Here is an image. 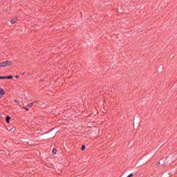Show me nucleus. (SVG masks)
Here are the masks:
<instances>
[{"instance_id": "obj_3", "label": "nucleus", "mask_w": 177, "mask_h": 177, "mask_svg": "<svg viewBox=\"0 0 177 177\" xmlns=\"http://www.w3.org/2000/svg\"><path fill=\"white\" fill-rule=\"evenodd\" d=\"M6 122H8L9 124L10 121V116H7L6 118Z\"/></svg>"}, {"instance_id": "obj_1", "label": "nucleus", "mask_w": 177, "mask_h": 177, "mask_svg": "<svg viewBox=\"0 0 177 177\" xmlns=\"http://www.w3.org/2000/svg\"><path fill=\"white\" fill-rule=\"evenodd\" d=\"M13 64L10 61H5L0 63V67H9V66H12Z\"/></svg>"}, {"instance_id": "obj_10", "label": "nucleus", "mask_w": 177, "mask_h": 177, "mask_svg": "<svg viewBox=\"0 0 177 177\" xmlns=\"http://www.w3.org/2000/svg\"><path fill=\"white\" fill-rule=\"evenodd\" d=\"M24 109H26V111H29V110H30V109H29L28 108H27V107H24Z\"/></svg>"}, {"instance_id": "obj_12", "label": "nucleus", "mask_w": 177, "mask_h": 177, "mask_svg": "<svg viewBox=\"0 0 177 177\" xmlns=\"http://www.w3.org/2000/svg\"><path fill=\"white\" fill-rule=\"evenodd\" d=\"M19 77H20V76H19V75H16V76H15L16 78H19Z\"/></svg>"}, {"instance_id": "obj_4", "label": "nucleus", "mask_w": 177, "mask_h": 177, "mask_svg": "<svg viewBox=\"0 0 177 177\" xmlns=\"http://www.w3.org/2000/svg\"><path fill=\"white\" fill-rule=\"evenodd\" d=\"M11 24H15L16 23V19H12L10 21Z\"/></svg>"}, {"instance_id": "obj_9", "label": "nucleus", "mask_w": 177, "mask_h": 177, "mask_svg": "<svg viewBox=\"0 0 177 177\" xmlns=\"http://www.w3.org/2000/svg\"><path fill=\"white\" fill-rule=\"evenodd\" d=\"M33 104H34V103H30L28 106V107H32Z\"/></svg>"}, {"instance_id": "obj_8", "label": "nucleus", "mask_w": 177, "mask_h": 177, "mask_svg": "<svg viewBox=\"0 0 177 177\" xmlns=\"http://www.w3.org/2000/svg\"><path fill=\"white\" fill-rule=\"evenodd\" d=\"M85 145H82V151H84V150H85Z\"/></svg>"}, {"instance_id": "obj_2", "label": "nucleus", "mask_w": 177, "mask_h": 177, "mask_svg": "<svg viewBox=\"0 0 177 177\" xmlns=\"http://www.w3.org/2000/svg\"><path fill=\"white\" fill-rule=\"evenodd\" d=\"M0 95H1V96H3V95H5V91H3V88H0Z\"/></svg>"}, {"instance_id": "obj_13", "label": "nucleus", "mask_w": 177, "mask_h": 177, "mask_svg": "<svg viewBox=\"0 0 177 177\" xmlns=\"http://www.w3.org/2000/svg\"><path fill=\"white\" fill-rule=\"evenodd\" d=\"M161 164L160 162L156 164V165H160Z\"/></svg>"}, {"instance_id": "obj_5", "label": "nucleus", "mask_w": 177, "mask_h": 177, "mask_svg": "<svg viewBox=\"0 0 177 177\" xmlns=\"http://www.w3.org/2000/svg\"><path fill=\"white\" fill-rule=\"evenodd\" d=\"M7 80H12V78H13L12 75H10V76H6Z\"/></svg>"}, {"instance_id": "obj_11", "label": "nucleus", "mask_w": 177, "mask_h": 177, "mask_svg": "<svg viewBox=\"0 0 177 177\" xmlns=\"http://www.w3.org/2000/svg\"><path fill=\"white\" fill-rule=\"evenodd\" d=\"M14 102H15V103H19V100H15Z\"/></svg>"}, {"instance_id": "obj_7", "label": "nucleus", "mask_w": 177, "mask_h": 177, "mask_svg": "<svg viewBox=\"0 0 177 177\" xmlns=\"http://www.w3.org/2000/svg\"><path fill=\"white\" fill-rule=\"evenodd\" d=\"M57 151V150H56V149H53V154H55Z\"/></svg>"}, {"instance_id": "obj_6", "label": "nucleus", "mask_w": 177, "mask_h": 177, "mask_svg": "<svg viewBox=\"0 0 177 177\" xmlns=\"http://www.w3.org/2000/svg\"><path fill=\"white\" fill-rule=\"evenodd\" d=\"M0 80H7L6 76H1L0 77Z\"/></svg>"}]
</instances>
